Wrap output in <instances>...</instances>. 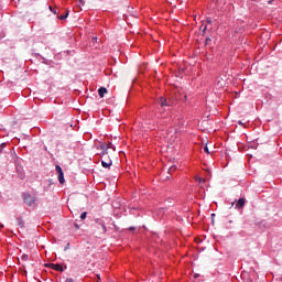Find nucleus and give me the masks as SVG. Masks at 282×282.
Segmentation results:
<instances>
[{"instance_id": "423d86ee", "label": "nucleus", "mask_w": 282, "mask_h": 282, "mask_svg": "<svg viewBox=\"0 0 282 282\" xmlns=\"http://www.w3.org/2000/svg\"><path fill=\"white\" fill-rule=\"evenodd\" d=\"M113 164V161H111V159L108 158L107 161L101 160V166L104 169H111V165Z\"/></svg>"}, {"instance_id": "393cba45", "label": "nucleus", "mask_w": 282, "mask_h": 282, "mask_svg": "<svg viewBox=\"0 0 282 282\" xmlns=\"http://www.w3.org/2000/svg\"><path fill=\"white\" fill-rule=\"evenodd\" d=\"M101 160H104L105 162H107V160H109V155H107L105 159L101 158Z\"/></svg>"}, {"instance_id": "aec40b11", "label": "nucleus", "mask_w": 282, "mask_h": 282, "mask_svg": "<svg viewBox=\"0 0 282 282\" xmlns=\"http://www.w3.org/2000/svg\"><path fill=\"white\" fill-rule=\"evenodd\" d=\"M50 10L53 12V14H56V9L50 7Z\"/></svg>"}, {"instance_id": "bb28decb", "label": "nucleus", "mask_w": 282, "mask_h": 282, "mask_svg": "<svg viewBox=\"0 0 282 282\" xmlns=\"http://www.w3.org/2000/svg\"><path fill=\"white\" fill-rule=\"evenodd\" d=\"M129 230L133 231V230H135V227L131 226V227H129Z\"/></svg>"}, {"instance_id": "6ab92c4d", "label": "nucleus", "mask_w": 282, "mask_h": 282, "mask_svg": "<svg viewBox=\"0 0 282 282\" xmlns=\"http://www.w3.org/2000/svg\"><path fill=\"white\" fill-rule=\"evenodd\" d=\"M208 30V25H205L203 29H202V34L203 36L206 34V31Z\"/></svg>"}, {"instance_id": "a878e982", "label": "nucleus", "mask_w": 282, "mask_h": 282, "mask_svg": "<svg viewBox=\"0 0 282 282\" xmlns=\"http://www.w3.org/2000/svg\"><path fill=\"white\" fill-rule=\"evenodd\" d=\"M75 228L78 230L80 228V226H78V224H74Z\"/></svg>"}, {"instance_id": "4468645a", "label": "nucleus", "mask_w": 282, "mask_h": 282, "mask_svg": "<svg viewBox=\"0 0 282 282\" xmlns=\"http://www.w3.org/2000/svg\"><path fill=\"white\" fill-rule=\"evenodd\" d=\"M101 227V232H104V235L107 232V226H105V224H100Z\"/></svg>"}, {"instance_id": "f03ea898", "label": "nucleus", "mask_w": 282, "mask_h": 282, "mask_svg": "<svg viewBox=\"0 0 282 282\" xmlns=\"http://www.w3.org/2000/svg\"><path fill=\"white\" fill-rule=\"evenodd\" d=\"M55 171L59 184H65V173L63 172V167H61V165H55Z\"/></svg>"}, {"instance_id": "0eeeda50", "label": "nucleus", "mask_w": 282, "mask_h": 282, "mask_svg": "<svg viewBox=\"0 0 282 282\" xmlns=\"http://www.w3.org/2000/svg\"><path fill=\"white\" fill-rule=\"evenodd\" d=\"M107 88L106 87H99L98 89V96L99 98H105V94H107Z\"/></svg>"}, {"instance_id": "cd10ccee", "label": "nucleus", "mask_w": 282, "mask_h": 282, "mask_svg": "<svg viewBox=\"0 0 282 282\" xmlns=\"http://www.w3.org/2000/svg\"><path fill=\"white\" fill-rule=\"evenodd\" d=\"M238 124H240V127H243V121H238Z\"/></svg>"}, {"instance_id": "c756f323", "label": "nucleus", "mask_w": 282, "mask_h": 282, "mask_svg": "<svg viewBox=\"0 0 282 282\" xmlns=\"http://www.w3.org/2000/svg\"><path fill=\"white\" fill-rule=\"evenodd\" d=\"M20 228H23V223H19Z\"/></svg>"}, {"instance_id": "7c9ffc66", "label": "nucleus", "mask_w": 282, "mask_h": 282, "mask_svg": "<svg viewBox=\"0 0 282 282\" xmlns=\"http://www.w3.org/2000/svg\"><path fill=\"white\" fill-rule=\"evenodd\" d=\"M252 1H254L256 3H259V1H261V0H252Z\"/></svg>"}, {"instance_id": "9d476101", "label": "nucleus", "mask_w": 282, "mask_h": 282, "mask_svg": "<svg viewBox=\"0 0 282 282\" xmlns=\"http://www.w3.org/2000/svg\"><path fill=\"white\" fill-rule=\"evenodd\" d=\"M100 149H101V151H109V145H107V143H102L100 145Z\"/></svg>"}, {"instance_id": "20e7f679", "label": "nucleus", "mask_w": 282, "mask_h": 282, "mask_svg": "<svg viewBox=\"0 0 282 282\" xmlns=\"http://www.w3.org/2000/svg\"><path fill=\"white\" fill-rule=\"evenodd\" d=\"M232 206H235V208L240 210V208H243V206H246V198H243V197L239 198L238 200L232 203Z\"/></svg>"}, {"instance_id": "39448f33", "label": "nucleus", "mask_w": 282, "mask_h": 282, "mask_svg": "<svg viewBox=\"0 0 282 282\" xmlns=\"http://www.w3.org/2000/svg\"><path fill=\"white\" fill-rule=\"evenodd\" d=\"M159 104L161 105V107H172L173 100H169L164 97H160Z\"/></svg>"}, {"instance_id": "1a4fd4ad", "label": "nucleus", "mask_w": 282, "mask_h": 282, "mask_svg": "<svg viewBox=\"0 0 282 282\" xmlns=\"http://www.w3.org/2000/svg\"><path fill=\"white\" fill-rule=\"evenodd\" d=\"M42 58V63L44 64V65H52V61L51 59H47V58H45V57H41Z\"/></svg>"}, {"instance_id": "c85d7f7f", "label": "nucleus", "mask_w": 282, "mask_h": 282, "mask_svg": "<svg viewBox=\"0 0 282 282\" xmlns=\"http://www.w3.org/2000/svg\"><path fill=\"white\" fill-rule=\"evenodd\" d=\"M215 220V214H212V221Z\"/></svg>"}, {"instance_id": "ddd939ff", "label": "nucleus", "mask_w": 282, "mask_h": 282, "mask_svg": "<svg viewBox=\"0 0 282 282\" xmlns=\"http://www.w3.org/2000/svg\"><path fill=\"white\" fill-rule=\"evenodd\" d=\"M79 217L82 221H85V219H87V212H83Z\"/></svg>"}, {"instance_id": "72a5a7b5", "label": "nucleus", "mask_w": 282, "mask_h": 282, "mask_svg": "<svg viewBox=\"0 0 282 282\" xmlns=\"http://www.w3.org/2000/svg\"><path fill=\"white\" fill-rule=\"evenodd\" d=\"M199 276V274H195V279H197Z\"/></svg>"}, {"instance_id": "f704fd0d", "label": "nucleus", "mask_w": 282, "mask_h": 282, "mask_svg": "<svg viewBox=\"0 0 282 282\" xmlns=\"http://www.w3.org/2000/svg\"><path fill=\"white\" fill-rule=\"evenodd\" d=\"M67 52V54H70L72 53V51H66Z\"/></svg>"}, {"instance_id": "2eb2a0df", "label": "nucleus", "mask_w": 282, "mask_h": 282, "mask_svg": "<svg viewBox=\"0 0 282 282\" xmlns=\"http://www.w3.org/2000/svg\"><path fill=\"white\" fill-rule=\"evenodd\" d=\"M210 43H213V40L210 37H206L205 45H210Z\"/></svg>"}, {"instance_id": "f257e3e1", "label": "nucleus", "mask_w": 282, "mask_h": 282, "mask_svg": "<svg viewBox=\"0 0 282 282\" xmlns=\"http://www.w3.org/2000/svg\"><path fill=\"white\" fill-rule=\"evenodd\" d=\"M22 197H23V202H24V204H26V206H32L33 204L36 203V196H33L29 193H23Z\"/></svg>"}, {"instance_id": "a211bd4d", "label": "nucleus", "mask_w": 282, "mask_h": 282, "mask_svg": "<svg viewBox=\"0 0 282 282\" xmlns=\"http://www.w3.org/2000/svg\"><path fill=\"white\" fill-rule=\"evenodd\" d=\"M21 259L22 261H28V259H30V256L23 253Z\"/></svg>"}, {"instance_id": "f8f14e48", "label": "nucleus", "mask_w": 282, "mask_h": 282, "mask_svg": "<svg viewBox=\"0 0 282 282\" xmlns=\"http://www.w3.org/2000/svg\"><path fill=\"white\" fill-rule=\"evenodd\" d=\"M175 171H177V165H172L170 169H169V171H167V173H173V172H175Z\"/></svg>"}, {"instance_id": "dca6fc26", "label": "nucleus", "mask_w": 282, "mask_h": 282, "mask_svg": "<svg viewBox=\"0 0 282 282\" xmlns=\"http://www.w3.org/2000/svg\"><path fill=\"white\" fill-rule=\"evenodd\" d=\"M109 155V150H102V159L107 158Z\"/></svg>"}, {"instance_id": "9b49d317", "label": "nucleus", "mask_w": 282, "mask_h": 282, "mask_svg": "<svg viewBox=\"0 0 282 282\" xmlns=\"http://www.w3.org/2000/svg\"><path fill=\"white\" fill-rule=\"evenodd\" d=\"M6 147H8V143L6 142L0 144V153H3V151L6 150Z\"/></svg>"}, {"instance_id": "2f4dec72", "label": "nucleus", "mask_w": 282, "mask_h": 282, "mask_svg": "<svg viewBox=\"0 0 282 282\" xmlns=\"http://www.w3.org/2000/svg\"><path fill=\"white\" fill-rule=\"evenodd\" d=\"M20 177H21V180H24L25 175H21Z\"/></svg>"}, {"instance_id": "412c9836", "label": "nucleus", "mask_w": 282, "mask_h": 282, "mask_svg": "<svg viewBox=\"0 0 282 282\" xmlns=\"http://www.w3.org/2000/svg\"><path fill=\"white\" fill-rule=\"evenodd\" d=\"M207 23L210 25L213 23V20H210V18H207Z\"/></svg>"}, {"instance_id": "4be33fe9", "label": "nucleus", "mask_w": 282, "mask_h": 282, "mask_svg": "<svg viewBox=\"0 0 282 282\" xmlns=\"http://www.w3.org/2000/svg\"><path fill=\"white\" fill-rule=\"evenodd\" d=\"M198 182L199 184H202V182H205L203 177H198Z\"/></svg>"}, {"instance_id": "5701e85b", "label": "nucleus", "mask_w": 282, "mask_h": 282, "mask_svg": "<svg viewBox=\"0 0 282 282\" xmlns=\"http://www.w3.org/2000/svg\"><path fill=\"white\" fill-rule=\"evenodd\" d=\"M68 248H69V243L66 245V247L64 248V251L67 252Z\"/></svg>"}, {"instance_id": "7ed1b4c3", "label": "nucleus", "mask_w": 282, "mask_h": 282, "mask_svg": "<svg viewBox=\"0 0 282 282\" xmlns=\"http://www.w3.org/2000/svg\"><path fill=\"white\" fill-rule=\"evenodd\" d=\"M45 267L51 268V270H55L56 272H65V268H63V264L48 263V264H45Z\"/></svg>"}, {"instance_id": "f3484780", "label": "nucleus", "mask_w": 282, "mask_h": 282, "mask_svg": "<svg viewBox=\"0 0 282 282\" xmlns=\"http://www.w3.org/2000/svg\"><path fill=\"white\" fill-rule=\"evenodd\" d=\"M204 152L207 153V155H210V150L208 149V145L204 147Z\"/></svg>"}, {"instance_id": "6e6552de", "label": "nucleus", "mask_w": 282, "mask_h": 282, "mask_svg": "<svg viewBox=\"0 0 282 282\" xmlns=\"http://www.w3.org/2000/svg\"><path fill=\"white\" fill-rule=\"evenodd\" d=\"M69 17V11H65L62 15L58 17L59 21H65Z\"/></svg>"}, {"instance_id": "b1692460", "label": "nucleus", "mask_w": 282, "mask_h": 282, "mask_svg": "<svg viewBox=\"0 0 282 282\" xmlns=\"http://www.w3.org/2000/svg\"><path fill=\"white\" fill-rule=\"evenodd\" d=\"M268 3L269 6H272V3H274V0H269Z\"/></svg>"}, {"instance_id": "473e14b6", "label": "nucleus", "mask_w": 282, "mask_h": 282, "mask_svg": "<svg viewBox=\"0 0 282 282\" xmlns=\"http://www.w3.org/2000/svg\"><path fill=\"white\" fill-rule=\"evenodd\" d=\"M93 41H98V37H94Z\"/></svg>"}]
</instances>
